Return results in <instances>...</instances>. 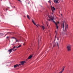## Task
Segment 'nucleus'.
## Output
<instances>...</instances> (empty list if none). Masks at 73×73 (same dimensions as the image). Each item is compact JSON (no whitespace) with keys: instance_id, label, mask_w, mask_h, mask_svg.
Segmentation results:
<instances>
[{"instance_id":"473e14b6","label":"nucleus","mask_w":73,"mask_h":73,"mask_svg":"<svg viewBox=\"0 0 73 73\" xmlns=\"http://www.w3.org/2000/svg\"><path fill=\"white\" fill-rule=\"evenodd\" d=\"M25 43H24L23 44V45H25Z\"/></svg>"},{"instance_id":"aec40b11","label":"nucleus","mask_w":73,"mask_h":73,"mask_svg":"<svg viewBox=\"0 0 73 73\" xmlns=\"http://www.w3.org/2000/svg\"><path fill=\"white\" fill-rule=\"evenodd\" d=\"M32 22H33V23H35V22H35V21H34V20L32 19Z\"/></svg>"},{"instance_id":"39448f33","label":"nucleus","mask_w":73,"mask_h":73,"mask_svg":"<svg viewBox=\"0 0 73 73\" xmlns=\"http://www.w3.org/2000/svg\"><path fill=\"white\" fill-rule=\"evenodd\" d=\"M32 55L30 56L28 58V59H26V61H28V60H29V59H31V58H32Z\"/></svg>"},{"instance_id":"c85d7f7f","label":"nucleus","mask_w":73,"mask_h":73,"mask_svg":"<svg viewBox=\"0 0 73 73\" xmlns=\"http://www.w3.org/2000/svg\"><path fill=\"white\" fill-rule=\"evenodd\" d=\"M54 23H55V24H56V23L54 21Z\"/></svg>"},{"instance_id":"393cba45","label":"nucleus","mask_w":73,"mask_h":73,"mask_svg":"<svg viewBox=\"0 0 73 73\" xmlns=\"http://www.w3.org/2000/svg\"><path fill=\"white\" fill-rule=\"evenodd\" d=\"M57 44L58 48V43H57Z\"/></svg>"},{"instance_id":"1a4fd4ad","label":"nucleus","mask_w":73,"mask_h":73,"mask_svg":"<svg viewBox=\"0 0 73 73\" xmlns=\"http://www.w3.org/2000/svg\"><path fill=\"white\" fill-rule=\"evenodd\" d=\"M65 68V67H63V69H62V70L60 71V72H59V73H62V72L64 70V69Z\"/></svg>"},{"instance_id":"bb28decb","label":"nucleus","mask_w":73,"mask_h":73,"mask_svg":"<svg viewBox=\"0 0 73 73\" xmlns=\"http://www.w3.org/2000/svg\"><path fill=\"white\" fill-rule=\"evenodd\" d=\"M48 2H49L50 3V4H51V2H50V1H48Z\"/></svg>"},{"instance_id":"412c9836","label":"nucleus","mask_w":73,"mask_h":73,"mask_svg":"<svg viewBox=\"0 0 73 73\" xmlns=\"http://www.w3.org/2000/svg\"><path fill=\"white\" fill-rule=\"evenodd\" d=\"M8 33H10V34H11V33L9 32V33H8L7 34H6V35H8Z\"/></svg>"},{"instance_id":"7c9ffc66","label":"nucleus","mask_w":73,"mask_h":73,"mask_svg":"<svg viewBox=\"0 0 73 73\" xmlns=\"http://www.w3.org/2000/svg\"><path fill=\"white\" fill-rule=\"evenodd\" d=\"M57 40H59V38H57Z\"/></svg>"},{"instance_id":"a878e982","label":"nucleus","mask_w":73,"mask_h":73,"mask_svg":"<svg viewBox=\"0 0 73 73\" xmlns=\"http://www.w3.org/2000/svg\"><path fill=\"white\" fill-rule=\"evenodd\" d=\"M21 64H19V65H18V66H20V65H21Z\"/></svg>"},{"instance_id":"9b49d317","label":"nucleus","mask_w":73,"mask_h":73,"mask_svg":"<svg viewBox=\"0 0 73 73\" xmlns=\"http://www.w3.org/2000/svg\"><path fill=\"white\" fill-rule=\"evenodd\" d=\"M54 1L55 3H58V0H54Z\"/></svg>"},{"instance_id":"f704fd0d","label":"nucleus","mask_w":73,"mask_h":73,"mask_svg":"<svg viewBox=\"0 0 73 73\" xmlns=\"http://www.w3.org/2000/svg\"><path fill=\"white\" fill-rule=\"evenodd\" d=\"M55 33H56V31H55Z\"/></svg>"},{"instance_id":"4be33fe9","label":"nucleus","mask_w":73,"mask_h":73,"mask_svg":"<svg viewBox=\"0 0 73 73\" xmlns=\"http://www.w3.org/2000/svg\"><path fill=\"white\" fill-rule=\"evenodd\" d=\"M6 38L8 39V40L9 39V36H7Z\"/></svg>"},{"instance_id":"7ed1b4c3","label":"nucleus","mask_w":73,"mask_h":73,"mask_svg":"<svg viewBox=\"0 0 73 73\" xmlns=\"http://www.w3.org/2000/svg\"><path fill=\"white\" fill-rule=\"evenodd\" d=\"M48 17L50 19H51V20H52V21L53 20V19H54V18L53 17L51 16L50 17V16H48Z\"/></svg>"},{"instance_id":"f03ea898","label":"nucleus","mask_w":73,"mask_h":73,"mask_svg":"<svg viewBox=\"0 0 73 73\" xmlns=\"http://www.w3.org/2000/svg\"><path fill=\"white\" fill-rule=\"evenodd\" d=\"M15 46H14L13 48L10 49L8 50L9 52H10L9 53V54H10V53H11L12 52V50H14V49H15Z\"/></svg>"},{"instance_id":"2f4dec72","label":"nucleus","mask_w":73,"mask_h":73,"mask_svg":"<svg viewBox=\"0 0 73 73\" xmlns=\"http://www.w3.org/2000/svg\"><path fill=\"white\" fill-rule=\"evenodd\" d=\"M48 20H49V21H50L51 20H50V19H48Z\"/></svg>"},{"instance_id":"a19ab883","label":"nucleus","mask_w":73,"mask_h":73,"mask_svg":"<svg viewBox=\"0 0 73 73\" xmlns=\"http://www.w3.org/2000/svg\"><path fill=\"white\" fill-rule=\"evenodd\" d=\"M14 7L15 8V7L14 6Z\"/></svg>"},{"instance_id":"423d86ee","label":"nucleus","mask_w":73,"mask_h":73,"mask_svg":"<svg viewBox=\"0 0 73 73\" xmlns=\"http://www.w3.org/2000/svg\"><path fill=\"white\" fill-rule=\"evenodd\" d=\"M21 65H23L25 64V63H26V62L25 61H22L21 62Z\"/></svg>"},{"instance_id":"72a5a7b5","label":"nucleus","mask_w":73,"mask_h":73,"mask_svg":"<svg viewBox=\"0 0 73 73\" xmlns=\"http://www.w3.org/2000/svg\"><path fill=\"white\" fill-rule=\"evenodd\" d=\"M58 1H60V0H58Z\"/></svg>"},{"instance_id":"c756f323","label":"nucleus","mask_w":73,"mask_h":73,"mask_svg":"<svg viewBox=\"0 0 73 73\" xmlns=\"http://www.w3.org/2000/svg\"><path fill=\"white\" fill-rule=\"evenodd\" d=\"M16 49H15V50H13V51H16Z\"/></svg>"},{"instance_id":"cd10ccee","label":"nucleus","mask_w":73,"mask_h":73,"mask_svg":"<svg viewBox=\"0 0 73 73\" xmlns=\"http://www.w3.org/2000/svg\"><path fill=\"white\" fill-rule=\"evenodd\" d=\"M36 27H38V25H36Z\"/></svg>"},{"instance_id":"ea45409f","label":"nucleus","mask_w":73,"mask_h":73,"mask_svg":"<svg viewBox=\"0 0 73 73\" xmlns=\"http://www.w3.org/2000/svg\"><path fill=\"white\" fill-rule=\"evenodd\" d=\"M55 37H56V36H55Z\"/></svg>"},{"instance_id":"f8f14e48","label":"nucleus","mask_w":73,"mask_h":73,"mask_svg":"<svg viewBox=\"0 0 73 73\" xmlns=\"http://www.w3.org/2000/svg\"><path fill=\"white\" fill-rule=\"evenodd\" d=\"M18 66V64H17L16 65H15L14 66V67L15 68H16V67H17Z\"/></svg>"},{"instance_id":"a211bd4d","label":"nucleus","mask_w":73,"mask_h":73,"mask_svg":"<svg viewBox=\"0 0 73 73\" xmlns=\"http://www.w3.org/2000/svg\"><path fill=\"white\" fill-rule=\"evenodd\" d=\"M38 48H39V46H40V45H39V39L38 40Z\"/></svg>"},{"instance_id":"37998d69","label":"nucleus","mask_w":73,"mask_h":73,"mask_svg":"<svg viewBox=\"0 0 73 73\" xmlns=\"http://www.w3.org/2000/svg\"><path fill=\"white\" fill-rule=\"evenodd\" d=\"M40 41H41V40H40Z\"/></svg>"},{"instance_id":"4468645a","label":"nucleus","mask_w":73,"mask_h":73,"mask_svg":"<svg viewBox=\"0 0 73 73\" xmlns=\"http://www.w3.org/2000/svg\"><path fill=\"white\" fill-rule=\"evenodd\" d=\"M3 35V34L2 33H0V36H2Z\"/></svg>"},{"instance_id":"58836bf2","label":"nucleus","mask_w":73,"mask_h":73,"mask_svg":"<svg viewBox=\"0 0 73 73\" xmlns=\"http://www.w3.org/2000/svg\"><path fill=\"white\" fill-rule=\"evenodd\" d=\"M58 23H59V22H58Z\"/></svg>"},{"instance_id":"e433bc0d","label":"nucleus","mask_w":73,"mask_h":73,"mask_svg":"<svg viewBox=\"0 0 73 73\" xmlns=\"http://www.w3.org/2000/svg\"><path fill=\"white\" fill-rule=\"evenodd\" d=\"M6 35H7V34H5V36H6Z\"/></svg>"},{"instance_id":"b1692460","label":"nucleus","mask_w":73,"mask_h":73,"mask_svg":"<svg viewBox=\"0 0 73 73\" xmlns=\"http://www.w3.org/2000/svg\"><path fill=\"white\" fill-rule=\"evenodd\" d=\"M33 24H34V25H36V23H33Z\"/></svg>"},{"instance_id":"6ab92c4d","label":"nucleus","mask_w":73,"mask_h":73,"mask_svg":"<svg viewBox=\"0 0 73 73\" xmlns=\"http://www.w3.org/2000/svg\"><path fill=\"white\" fill-rule=\"evenodd\" d=\"M55 46H56V44L54 43V45H53V47H55Z\"/></svg>"},{"instance_id":"c9c22d12","label":"nucleus","mask_w":73,"mask_h":73,"mask_svg":"<svg viewBox=\"0 0 73 73\" xmlns=\"http://www.w3.org/2000/svg\"><path fill=\"white\" fill-rule=\"evenodd\" d=\"M18 0V1H21L20 0Z\"/></svg>"},{"instance_id":"0eeeda50","label":"nucleus","mask_w":73,"mask_h":73,"mask_svg":"<svg viewBox=\"0 0 73 73\" xmlns=\"http://www.w3.org/2000/svg\"><path fill=\"white\" fill-rule=\"evenodd\" d=\"M63 24H62V27H63V30L64 31V22H63Z\"/></svg>"},{"instance_id":"c03bdc74","label":"nucleus","mask_w":73,"mask_h":73,"mask_svg":"<svg viewBox=\"0 0 73 73\" xmlns=\"http://www.w3.org/2000/svg\"><path fill=\"white\" fill-rule=\"evenodd\" d=\"M47 26H48V25H47Z\"/></svg>"},{"instance_id":"4c0bfd02","label":"nucleus","mask_w":73,"mask_h":73,"mask_svg":"<svg viewBox=\"0 0 73 73\" xmlns=\"http://www.w3.org/2000/svg\"><path fill=\"white\" fill-rule=\"evenodd\" d=\"M28 4H29V3H28Z\"/></svg>"},{"instance_id":"f3484780","label":"nucleus","mask_w":73,"mask_h":73,"mask_svg":"<svg viewBox=\"0 0 73 73\" xmlns=\"http://www.w3.org/2000/svg\"><path fill=\"white\" fill-rule=\"evenodd\" d=\"M15 40L16 41V42H15V43L16 42H19V40H17V39H16Z\"/></svg>"},{"instance_id":"ddd939ff","label":"nucleus","mask_w":73,"mask_h":73,"mask_svg":"<svg viewBox=\"0 0 73 73\" xmlns=\"http://www.w3.org/2000/svg\"><path fill=\"white\" fill-rule=\"evenodd\" d=\"M41 27L43 29H45V27L44 26H41Z\"/></svg>"},{"instance_id":"5701e85b","label":"nucleus","mask_w":73,"mask_h":73,"mask_svg":"<svg viewBox=\"0 0 73 73\" xmlns=\"http://www.w3.org/2000/svg\"><path fill=\"white\" fill-rule=\"evenodd\" d=\"M12 38H15V40H16V38L15 37H13Z\"/></svg>"},{"instance_id":"9d476101","label":"nucleus","mask_w":73,"mask_h":73,"mask_svg":"<svg viewBox=\"0 0 73 73\" xmlns=\"http://www.w3.org/2000/svg\"><path fill=\"white\" fill-rule=\"evenodd\" d=\"M55 25H56V27L57 29H58V26H57V24L56 23H55Z\"/></svg>"},{"instance_id":"2eb2a0df","label":"nucleus","mask_w":73,"mask_h":73,"mask_svg":"<svg viewBox=\"0 0 73 73\" xmlns=\"http://www.w3.org/2000/svg\"><path fill=\"white\" fill-rule=\"evenodd\" d=\"M21 45H20L19 46L17 47V48H20V47H21Z\"/></svg>"},{"instance_id":"f257e3e1","label":"nucleus","mask_w":73,"mask_h":73,"mask_svg":"<svg viewBox=\"0 0 73 73\" xmlns=\"http://www.w3.org/2000/svg\"><path fill=\"white\" fill-rule=\"evenodd\" d=\"M68 51H70L71 50V46L70 44L68 45L67 47Z\"/></svg>"},{"instance_id":"dca6fc26","label":"nucleus","mask_w":73,"mask_h":73,"mask_svg":"<svg viewBox=\"0 0 73 73\" xmlns=\"http://www.w3.org/2000/svg\"><path fill=\"white\" fill-rule=\"evenodd\" d=\"M27 17L28 19H29V20H30V18H29V15H27Z\"/></svg>"},{"instance_id":"20e7f679","label":"nucleus","mask_w":73,"mask_h":73,"mask_svg":"<svg viewBox=\"0 0 73 73\" xmlns=\"http://www.w3.org/2000/svg\"><path fill=\"white\" fill-rule=\"evenodd\" d=\"M51 9L52 12H53V11H55V10H56V9H55V8H54V7H52V6H51Z\"/></svg>"},{"instance_id":"79ce46f5","label":"nucleus","mask_w":73,"mask_h":73,"mask_svg":"<svg viewBox=\"0 0 73 73\" xmlns=\"http://www.w3.org/2000/svg\"><path fill=\"white\" fill-rule=\"evenodd\" d=\"M1 0V1H2V0Z\"/></svg>"},{"instance_id":"6e6552de","label":"nucleus","mask_w":73,"mask_h":73,"mask_svg":"<svg viewBox=\"0 0 73 73\" xmlns=\"http://www.w3.org/2000/svg\"><path fill=\"white\" fill-rule=\"evenodd\" d=\"M68 25H66L65 28V30L66 31H67L66 29H68Z\"/></svg>"}]
</instances>
